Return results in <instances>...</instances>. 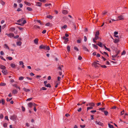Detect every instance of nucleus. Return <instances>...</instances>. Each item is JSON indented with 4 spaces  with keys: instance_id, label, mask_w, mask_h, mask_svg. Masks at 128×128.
<instances>
[{
    "instance_id": "nucleus-1",
    "label": "nucleus",
    "mask_w": 128,
    "mask_h": 128,
    "mask_svg": "<svg viewBox=\"0 0 128 128\" xmlns=\"http://www.w3.org/2000/svg\"><path fill=\"white\" fill-rule=\"evenodd\" d=\"M99 64L96 62H93L92 64V66H94L95 68H98V65H100Z\"/></svg>"
},
{
    "instance_id": "nucleus-2",
    "label": "nucleus",
    "mask_w": 128,
    "mask_h": 128,
    "mask_svg": "<svg viewBox=\"0 0 128 128\" xmlns=\"http://www.w3.org/2000/svg\"><path fill=\"white\" fill-rule=\"evenodd\" d=\"M100 33L99 31H96L95 34V38H94L96 40H97L99 38L98 36L99 35Z\"/></svg>"
},
{
    "instance_id": "nucleus-3",
    "label": "nucleus",
    "mask_w": 128,
    "mask_h": 128,
    "mask_svg": "<svg viewBox=\"0 0 128 128\" xmlns=\"http://www.w3.org/2000/svg\"><path fill=\"white\" fill-rule=\"evenodd\" d=\"M17 118L16 116L14 115L11 116L10 117V119L13 120L14 121L16 120Z\"/></svg>"
},
{
    "instance_id": "nucleus-4",
    "label": "nucleus",
    "mask_w": 128,
    "mask_h": 128,
    "mask_svg": "<svg viewBox=\"0 0 128 128\" xmlns=\"http://www.w3.org/2000/svg\"><path fill=\"white\" fill-rule=\"evenodd\" d=\"M95 123L99 125L100 126H102L104 125L103 123L101 122L96 120L95 121Z\"/></svg>"
},
{
    "instance_id": "nucleus-5",
    "label": "nucleus",
    "mask_w": 128,
    "mask_h": 128,
    "mask_svg": "<svg viewBox=\"0 0 128 128\" xmlns=\"http://www.w3.org/2000/svg\"><path fill=\"white\" fill-rule=\"evenodd\" d=\"M46 45H44L43 44L41 45L39 47V49H46Z\"/></svg>"
},
{
    "instance_id": "nucleus-6",
    "label": "nucleus",
    "mask_w": 128,
    "mask_h": 128,
    "mask_svg": "<svg viewBox=\"0 0 128 128\" xmlns=\"http://www.w3.org/2000/svg\"><path fill=\"white\" fill-rule=\"evenodd\" d=\"M26 20H24L23 21V22H22L21 23H16V24L19 25H20L21 26H23L24 25V24H26Z\"/></svg>"
},
{
    "instance_id": "nucleus-7",
    "label": "nucleus",
    "mask_w": 128,
    "mask_h": 128,
    "mask_svg": "<svg viewBox=\"0 0 128 128\" xmlns=\"http://www.w3.org/2000/svg\"><path fill=\"white\" fill-rule=\"evenodd\" d=\"M2 72L4 75H6L8 73L7 70L5 69L2 70Z\"/></svg>"
},
{
    "instance_id": "nucleus-8",
    "label": "nucleus",
    "mask_w": 128,
    "mask_h": 128,
    "mask_svg": "<svg viewBox=\"0 0 128 128\" xmlns=\"http://www.w3.org/2000/svg\"><path fill=\"white\" fill-rule=\"evenodd\" d=\"M38 38H36L34 40V43L36 44H38Z\"/></svg>"
},
{
    "instance_id": "nucleus-9",
    "label": "nucleus",
    "mask_w": 128,
    "mask_h": 128,
    "mask_svg": "<svg viewBox=\"0 0 128 128\" xmlns=\"http://www.w3.org/2000/svg\"><path fill=\"white\" fill-rule=\"evenodd\" d=\"M12 85L13 86H14L16 88H18L19 90H20V86H18L17 84H12Z\"/></svg>"
},
{
    "instance_id": "nucleus-10",
    "label": "nucleus",
    "mask_w": 128,
    "mask_h": 128,
    "mask_svg": "<svg viewBox=\"0 0 128 128\" xmlns=\"http://www.w3.org/2000/svg\"><path fill=\"white\" fill-rule=\"evenodd\" d=\"M23 90L25 92H29L30 91V90L29 89H27L26 88H23Z\"/></svg>"
},
{
    "instance_id": "nucleus-11",
    "label": "nucleus",
    "mask_w": 128,
    "mask_h": 128,
    "mask_svg": "<svg viewBox=\"0 0 128 128\" xmlns=\"http://www.w3.org/2000/svg\"><path fill=\"white\" fill-rule=\"evenodd\" d=\"M36 5L37 6L40 7L41 6L42 3L40 2H37L36 3Z\"/></svg>"
},
{
    "instance_id": "nucleus-12",
    "label": "nucleus",
    "mask_w": 128,
    "mask_h": 128,
    "mask_svg": "<svg viewBox=\"0 0 128 128\" xmlns=\"http://www.w3.org/2000/svg\"><path fill=\"white\" fill-rule=\"evenodd\" d=\"M62 12L63 14H68V12L66 10H64L62 11Z\"/></svg>"
},
{
    "instance_id": "nucleus-13",
    "label": "nucleus",
    "mask_w": 128,
    "mask_h": 128,
    "mask_svg": "<svg viewBox=\"0 0 128 128\" xmlns=\"http://www.w3.org/2000/svg\"><path fill=\"white\" fill-rule=\"evenodd\" d=\"M18 91L16 89H14L12 91V93L14 94H17L18 93Z\"/></svg>"
},
{
    "instance_id": "nucleus-14",
    "label": "nucleus",
    "mask_w": 128,
    "mask_h": 128,
    "mask_svg": "<svg viewBox=\"0 0 128 128\" xmlns=\"http://www.w3.org/2000/svg\"><path fill=\"white\" fill-rule=\"evenodd\" d=\"M97 45L101 47H102V43L100 42H98Z\"/></svg>"
},
{
    "instance_id": "nucleus-15",
    "label": "nucleus",
    "mask_w": 128,
    "mask_h": 128,
    "mask_svg": "<svg viewBox=\"0 0 128 128\" xmlns=\"http://www.w3.org/2000/svg\"><path fill=\"white\" fill-rule=\"evenodd\" d=\"M28 106L29 107L31 108L33 106V103L31 102H30L28 104Z\"/></svg>"
},
{
    "instance_id": "nucleus-16",
    "label": "nucleus",
    "mask_w": 128,
    "mask_h": 128,
    "mask_svg": "<svg viewBox=\"0 0 128 128\" xmlns=\"http://www.w3.org/2000/svg\"><path fill=\"white\" fill-rule=\"evenodd\" d=\"M0 68L1 69H2V70L5 69L6 68L4 66L1 64H0Z\"/></svg>"
},
{
    "instance_id": "nucleus-17",
    "label": "nucleus",
    "mask_w": 128,
    "mask_h": 128,
    "mask_svg": "<svg viewBox=\"0 0 128 128\" xmlns=\"http://www.w3.org/2000/svg\"><path fill=\"white\" fill-rule=\"evenodd\" d=\"M118 18L119 20H122L124 18V16L122 15H121L119 16L118 17Z\"/></svg>"
},
{
    "instance_id": "nucleus-18",
    "label": "nucleus",
    "mask_w": 128,
    "mask_h": 128,
    "mask_svg": "<svg viewBox=\"0 0 128 128\" xmlns=\"http://www.w3.org/2000/svg\"><path fill=\"white\" fill-rule=\"evenodd\" d=\"M9 37L11 38L12 37H14V34L12 33H10L9 34Z\"/></svg>"
},
{
    "instance_id": "nucleus-19",
    "label": "nucleus",
    "mask_w": 128,
    "mask_h": 128,
    "mask_svg": "<svg viewBox=\"0 0 128 128\" xmlns=\"http://www.w3.org/2000/svg\"><path fill=\"white\" fill-rule=\"evenodd\" d=\"M89 106H90L93 107L95 105V104L93 102L89 103Z\"/></svg>"
},
{
    "instance_id": "nucleus-20",
    "label": "nucleus",
    "mask_w": 128,
    "mask_h": 128,
    "mask_svg": "<svg viewBox=\"0 0 128 128\" xmlns=\"http://www.w3.org/2000/svg\"><path fill=\"white\" fill-rule=\"evenodd\" d=\"M82 48L83 50L87 52H88L89 51V50L86 47L84 46H83Z\"/></svg>"
},
{
    "instance_id": "nucleus-21",
    "label": "nucleus",
    "mask_w": 128,
    "mask_h": 128,
    "mask_svg": "<svg viewBox=\"0 0 128 128\" xmlns=\"http://www.w3.org/2000/svg\"><path fill=\"white\" fill-rule=\"evenodd\" d=\"M15 30V28H14L11 27L9 29V30L10 31H13Z\"/></svg>"
},
{
    "instance_id": "nucleus-22",
    "label": "nucleus",
    "mask_w": 128,
    "mask_h": 128,
    "mask_svg": "<svg viewBox=\"0 0 128 128\" xmlns=\"http://www.w3.org/2000/svg\"><path fill=\"white\" fill-rule=\"evenodd\" d=\"M63 65H62L61 66H59L58 68V70H60V71H62V68H63Z\"/></svg>"
},
{
    "instance_id": "nucleus-23",
    "label": "nucleus",
    "mask_w": 128,
    "mask_h": 128,
    "mask_svg": "<svg viewBox=\"0 0 128 128\" xmlns=\"http://www.w3.org/2000/svg\"><path fill=\"white\" fill-rule=\"evenodd\" d=\"M92 46L94 48L96 49H98V47L97 46H96L95 44H92Z\"/></svg>"
},
{
    "instance_id": "nucleus-24",
    "label": "nucleus",
    "mask_w": 128,
    "mask_h": 128,
    "mask_svg": "<svg viewBox=\"0 0 128 128\" xmlns=\"http://www.w3.org/2000/svg\"><path fill=\"white\" fill-rule=\"evenodd\" d=\"M10 66L12 68H14L16 66V65L13 64L12 63L10 65Z\"/></svg>"
},
{
    "instance_id": "nucleus-25",
    "label": "nucleus",
    "mask_w": 128,
    "mask_h": 128,
    "mask_svg": "<svg viewBox=\"0 0 128 128\" xmlns=\"http://www.w3.org/2000/svg\"><path fill=\"white\" fill-rule=\"evenodd\" d=\"M47 18H49L50 19H52L53 18V17L51 15L47 16L46 17Z\"/></svg>"
},
{
    "instance_id": "nucleus-26",
    "label": "nucleus",
    "mask_w": 128,
    "mask_h": 128,
    "mask_svg": "<svg viewBox=\"0 0 128 128\" xmlns=\"http://www.w3.org/2000/svg\"><path fill=\"white\" fill-rule=\"evenodd\" d=\"M119 41V39L117 38H116L114 41V42L115 43H118Z\"/></svg>"
},
{
    "instance_id": "nucleus-27",
    "label": "nucleus",
    "mask_w": 128,
    "mask_h": 128,
    "mask_svg": "<svg viewBox=\"0 0 128 128\" xmlns=\"http://www.w3.org/2000/svg\"><path fill=\"white\" fill-rule=\"evenodd\" d=\"M67 50L68 52H69L70 50V47L69 46H68L67 48Z\"/></svg>"
},
{
    "instance_id": "nucleus-28",
    "label": "nucleus",
    "mask_w": 128,
    "mask_h": 128,
    "mask_svg": "<svg viewBox=\"0 0 128 128\" xmlns=\"http://www.w3.org/2000/svg\"><path fill=\"white\" fill-rule=\"evenodd\" d=\"M45 86L50 88L51 87V85L49 84H48L47 85H45Z\"/></svg>"
},
{
    "instance_id": "nucleus-29",
    "label": "nucleus",
    "mask_w": 128,
    "mask_h": 128,
    "mask_svg": "<svg viewBox=\"0 0 128 128\" xmlns=\"http://www.w3.org/2000/svg\"><path fill=\"white\" fill-rule=\"evenodd\" d=\"M23 20V18H22L21 19H20L19 20H17V22L20 23V22H22Z\"/></svg>"
},
{
    "instance_id": "nucleus-30",
    "label": "nucleus",
    "mask_w": 128,
    "mask_h": 128,
    "mask_svg": "<svg viewBox=\"0 0 128 128\" xmlns=\"http://www.w3.org/2000/svg\"><path fill=\"white\" fill-rule=\"evenodd\" d=\"M108 126L110 128H114L112 125L109 124H108Z\"/></svg>"
},
{
    "instance_id": "nucleus-31",
    "label": "nucleus",
    "mask_w": 128,
    "mask_h": 128,
    "mask_svg": "<svg viewBox=\"0 0 128 128\" xmlns=\"http://www.w3.org/2000/svg\"><path fill=\"white\" fill-rule=\"evenodd\" d=\"M22 44V43L21 42H17L16 44L17 45H18V46H20Z\"/></svg>"
},
{
    "instance_id": "nucleus-32",
    "label": "nucleus",
    "mask_w": 128,
    "mask_h": 128,
    "mask_svg": "<svg viewBox=\"0 0 128 128\" xmlns=\"http://www.w3.org/2000/svg\"><path fill=\"white\" fill-rule=\"evenodd\" d=\"M4 48H7L8 49H9V48L8 47L7 45L6 44H4Z\"/></svg>"
},
{
    "instance_id": "nucleus-33",
    "label": "nucleus",
    "mask_w": 128,
    "mask_h": 128,
    "mask_svg": "<svg viewBox=\"0 0 128 128\" xmlns=\"http://www.w3.org/2000/svg\"><path fill=\"white\" fill-rule=\"evenodd\" d=\"M104 114L106 116H107L108 114V112L106 111H104Z\"/></svg>"
},
{
    "instance_id": "nucleus-34",
    "label": "nucleus",
    "mask_w": 128,
    "mask_h": 128,
    "mask_svg": "<svg viewBox=\"0 0 128 128\" xmlns=\"http://www.w3.org/2000/svg\"><path fill=\"white\" fill-rule=\"evenodd\" d=\"M63 39L65 40V41L66 42H68V38H66L64 36L63 37Z\"/></svg>"
},
{
    "instance_id": "nucleus-35",
    "label": "nucleus",
    "mask_w": 128,
    "mask_h": 128,
    "mask_svg": "<svg viewBox=\"0 0 128 128\" xmlns=\"http://www.w3.org/2000/svg\"><path fill=\"white\" fill-rule=\"evenodd\" d=\"M93 108V107L92 106H90L88 107L87 108V111L88 110L90 109H92Z\"/></svg>"
},
{
    "instance_id": "nucleus-36",
    "label": "nucleus",
    "mask_w": 128,
    "mask_h": 128,
    "mask_svg": "<svg viewBox=\"0 0 128 128\" xmlns=\"http://www.w3.org/2000/svg\"><path fill=\"white\" fill-rule=\"evenodd\" d=\"M27 9L28 10L30 11H31L32 10V9L30 7H27Z\"/></svg>"
},
{
    "instance_id": "nucleus-37",
    "label": "nucleus",
    "mask_w": 128,
    "mask_h": 128,
    "mask_svg": "<svg viewBox=\"0 0 128 128\" xmlns=\"http://www.w3.org/2000/svg\"><path fill=\"white\" fill-rule=\"evenodd\" d=\"M24 77L23 76H21L19 78V80H22L24 79Z\"/></svg>"
},
{
    "instance_id": "nucleus-38",
    "label": "nucleus",
    "mask_w": 128,
    "mask_h": 128,
    "mask_svg": "<svg viewBox=\"0 0 128 128\" xmlns=\"http://www.w3.org/2000/svg\"><path fill=\"white\" fill-rule=\"evenodd\" d=\"M6 85V84L4 83L1 82L0 84V86H5Z\"/></svg>"
},
{
    "instance_id": "nucleus-39",
    "label": "nucleus",
    "mask_w": 128,
    "mask_h": 128,
    "mask_svg": "<svg viewBox=\"0 0 128 128\" xmlns=\"http://www.w3.org/2000/svg\"><path fill=\"white\" fill-rule=\"evenodd\" d=\"M46 50H50V48L49 46H47L46 45Z\"/></svg>"
},
{
    "instance_id": "nucleus-40",
    "label": "nucleus",
    "mask_w": 128,
    "mask_h": 128,
    "mask_svg": "<svg viewBox=\"0 0 128 128\" xmlns=\"http://www.w3.org/2000/svg\"><path fill=\"white\" fill-rule=\"evenodd\" d=\"M24 3L26 4H27L28 6H30V2H25Z\"/></svg>"
},
{
    "instance_id": "nucleus-41",
    "label": "nucleus",
    "mask_w": 128,
    "mask_h": 128,
    "mask_svg": "<svg viewBox=\"0 0 128 128\" xmlns=\"http://www.w3.org/2000/svg\"><path fill=\"white\" fill-rule=\"evenodd\" d=\"M47 89L45 87H43L42 88H41V90H46Z\"/></svg>"
},
{
    "instance_id": "nucleus-42",
    "label": "nucleus",
    "mask_w": 128,
    "mask_h": 128,
    "mask_svg": "<svg viewBox=\"0 0 128 128\" xmlns=\"http://www.w3.org/2000/svg\"><path fill=\"white\" fill-rule=\"evenodd\" d=\"M100 66L102 68H106V66L105 65H101L100 64Z\"/></svg>"
},
{
    "instance_id": "nucleus-43",
    "label": "nucleus",
    "mask_w": 128,
    "mask_h": 128,
    "mask_svg": "<svg viewBox=\"0 0 128 128\" xmlns=\"http://www.w3.org/2000/svg\"><path fill=\"white\" fill-rule=\"evenodd\" d=\"M37 22H38V23H40V24H41L42 25H43V24L40 21V20H37Z\"/></svg>"
},
{
    "instance_id": "nucleus-44",
    "label": "nucleus",
    "mask_w": 128,
    "mask_h": 128,
    "mask_svg": "<svg viewBox=\"0 0 128 128\" xmlns=\"http://www.w3.org/2000/svg\"><path fill=\"white\" fill-rule=\"evenodd\" d=\"M3 126L5 128H6L7 127V124L6 123H5L4 124H3Z\"/></svg>"
},
{
    "instance_id": "nucleus-45",
    "label": "nucleus",
    "mask_w": 128,
    "mask_h": 128,
    "mask_svg": "<svg viewBox=\"0 0 128 128\" xmlns=\"http://www.w3.org/2000/svg\"><path fill=\"white\" fill-rule=\"evenodd\" d=\"M2 104L4 105V104L5 103L4 100V99H2Z\"/></svg>"
},
{
    "instance_id": "nucleus-46",
    "label": "nucleus",
    "mask_w": 128,
    "mask_h": 128,
    "mask_svg": "<svg viewBox=\"0 0 128 128\" xmlns=\"http://www.w3.org/2000/svg\"><path fill=\"white\" fill-rule=\"evenodd\" d=\"M74 49L75 50H76L77 51H78L79 50L78 48L76 46L74 47Z\"/></svg>"
},
{
    "instance_id": "nucleus-47",
    "label": "nucleus",
    "mask_w": 128,
    "mask_h": 128,
    "mask_svg": "<svg viewBox=\"0 0 128 128\" xmlns=\"http://www.w3.org/2000/svg\"><path fill=\"white\" fill-rule=\"evenodd\" d=\"M39 1L42 2H43L45 3L46 2V0H38Z\"/></svg>"
},
{
    "instance_id": "nucleus-48",
    "label": "nucleus",
    "mask_w": 128,
    "mask_h": 128,
    "mask_svg": "<svg viewBox=\"0 0 128 128\" xmlns=\"http://www.w3.org/2000/svg\"><path fill=\"white\" fill-rule=\"evenodd\" d=\"M50 23L49 22H48L45 25L46 26H50Z\"/></svg>"
},
{
    "instance_id": "nucleus-49",
    "label": "nucleus",
    "mask_w": 128,
    "mask_h": 128,
    "mask_svg": "<svg viewBox=\"0 0 128 128\" xmlns=\"http://www.w3.org/2000/svg\"><path fill=\"white\" fill-rule=\"evenodd\" d=\"M102 54H105L107 56H108V53L106 52H103V53H102L101 52H100Z\"/></svg>"
},
{
    "instance_id": "nucleus-50",
    "label": "nucleus",
    "mask_w": 128,
    "mask_h": 128,
    "mask_svg": "<svg viewBox=\"0 0 128 128\" xmlns=\"http://www.w3.org/2000/svg\"><path fill=\"white\" fill-rule=\"evenodd\" d=\"M87 38L86 36H84V41L86 42L87 40Z\"/></svg>"
},
{
    "instance_id": "nucleus-51",
    "label": "nucleus",
    "mask_w": 128,
    "mask_h": 128,
    "mask_svg": "<svg viewBox=\"0 0 128 128\" xmlns=\"http://www.w3.org/2000/svg\"><path fill=\"white\" fill-rule=\"evenodd\" d=\"M0 58L2 60H3L4 61L6 60L4 58L3 56H0Z\"/></svg>"
},
{
    "instance_id": "nucleus-52",
    "label": "nucleus",
    "mask_w": 128,
    "mask_h": 128,
    "mask_svg": "<svg viewBox=\"0 0 128 128\" xmlns=\"http://www.w3.org/2000/svg\"><path fill=\"white\" fill-rule=\"evenodd\" d=\"M4 118V116L2 114H1L0 115V119H2Z\"/></svg>"
},
{
    "instance_id": "nucleus-53",
    "label": "nucleus",
    "mask_w": 128,
    "mask_h": 128,
    "mask_svg": "<svg viewBox=\"0 0 128 128\" xmlns=\"http://www.w3.org/2000/svg\"><path fill=\"white\" fill-rule=\"evenodd\" d=\"M126 53V52L124 50L122 53V55H124Z\"/></svg>"
},
{
    "instance_id": "nucleus-54",
    "label": "nucleus",
    "mask_w": 128,
    "mask_h": 128,
    "mask_svg": "<svg viewBox=\"0 0 128 128\" xmlns=\"http://www.w3.org/2000/svg\"><path fill=\"white\" fill-rule=\"evenodd\" d=\"M8 59L9 60H12V58L10 56H8Z\"/></svg>"
},
{
    "instance_id": "nucleus-55",
    "label": "nucleus",
    "mask_w": 128,
    "mask_h": 128,
    "mask_svg": "<svg viewBox=\"0 0 128 128\" xmlns=\"http://www.w3.org/2000/svg\"><path fill=\"white\" fill-rule=\"evenodd\" d=\"M118 55V54H116L115 55H113L112 56V57L113 58H115L116 57V56H117Z\"/></svg>"
},
{
    "instance_id": "nucleus-56",
    "label": "nucleus",
    "mask_w": 128,
    "mask_h": 128,
    "mask_svg": "<svg viewBox=\"0 0 128 128\" xmlns=\"http://www.w3.org/2000/svg\"><path fill=\"white\" fill-rule=\"evenodd\" d=\"M22 111H24L25 110V108L23 106H22Z\"/></svg>"
},
{
    "instance_id": "nucleus-57",
    "label": "nucleus",
    "mask_w": 128,
    "mask_h": 128,
    "mask_svg": "<svg viewBox=\"0 0 128 128\" xmlns=\"http://www.w3.org/2000/svg\"><path fill=\"white\" fill-rule=\"evenodd\" d=\"M18 28L20 30H22L24 29V28H22L21 27H19Z\"/></svg>"
},
{
    "instance_id": "nucleus-58",
    "label": "nucleus",
    "mask_w": 128,
    "mask_h": 128,
    "mask_svg": "<svg viewBox=\"0 0 128 128\" xmlns=\"http://www.w3.org/2000/svg\"><path fill=\"white\" fill-rule=\"evenodd\" d=\"M12 98H11L10 99H9V98H6V101L7 102H9V101H10L12 99Z\"/></svg>"
},
{
    "instance_id": "nucleus-59",
    "label": "nucleus",
    "mask_w": 128,
    "mask_h": 128,
    "mask_svg": "<svg viewBox=\"0 0 128 128\" xmlns=\"http://www.w3.org/2000/svg\"><path fill=\"white\" fill-rule=\"evenodd\" d=\"M105 108H99V110H102V111L103 110H104L105 109Z\"/></svg>"
},
{
    "instance_id": "nucleus-60",
    "label": "nucleus",
    "mask_w": 128,
    "mask_h": 128,
    "mask_svg": "<svg viewBox=\"0 0 128 128\" xmlns=\"http://www.w3.org/2000/svg\"><path fill=\"white\" fill-rule=\"evenodd\" d=\"M19 63L20 65H23L24 64V63L22 61L19 62Z\"/></svg>"
},
{
    "instance_id": "nucleus-61",
    "label": "nucleus",
    "mask_w": 128,
    "mask_h": 128,
    "mask_svg": "<svg viewBox=\"0 0 128 128\" xmlns=\"http://www.w3.org/2000/svg\"><path fill=\"white\" fill-rule=\"evenodd\" d=\"M34 28H40V27L39 26H36V25L34 26Z\"/></svg>"
},
{
    "instance_id": "nucleus-62",
    "label": "nucleus",
    "mask_w": 128,
    "mask_h": 128,
    "mask_svg": "<svg viewBox=\"0 0 128 128\" xmlns=\"http://www.w3.org/2000/svg\"><path fill=\"white\" fill-rule=\"evenodd\" d=\"M58 80V82H60L61 78L59 76H58L57 77Z\"/></svg>"
},
{
    "instance_id": "nucleus-63",
    "label": "nucleus",
    "mask_w": 128,
    "mask_h": 128,
    "mask_svg": "<svg viewBox=\"0 0 128 128\" xmlns=\"http://www.w3.org/2000/svg\"><path fill=\"white\" fill-rule=\"evenodd\" d=\"M80 126L82 128H84L86 126L85 125H80Z\"/></svg>"
},
{
    "instance_id": "nucleus-64",
    "label": "nucleus",
    "mask_w": 128,
    "mask_h": 128,
    "mask_svg": "<svg viewBox=\"0 0 128 128\" xmlns=\"http://www.w3.org/2000/svg\"><path fill=\"white\" fill-rule=\"evenodd\" d=\"M82 58L80 56H79L78 58L79 60H81Z\"/></svg>"
}]
</instances>
